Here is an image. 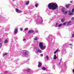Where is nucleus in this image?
<instances>
[{"label": "nucleus", "instance_id": "39448f33", "mask_svg": "<svg viewBox=\"0 0 74 74\" xmlns=\"http://www.w3.org/2000/svg\"><path fill=\"white\" fill-rule=\"evenodd\" d=\"M37 48H36V50H37L38 51H37V52H38V53H41V52H42V51H41V50L38 49H37Z\"/></svg>", "mask_w": 74, "mask_h": 74}, {"label": "nucleus", "instance_id": "e433bc0d", "mask_svg": "<svg viewBox=\"0 0 74 74\" xmlns=\"http://www.w3.org/2000/svg\"><path fill=\"white\" fill-rule=\"evenodd\" d=\"M41 56L42 57L43 56V54H40Z\"/></svg>", "mask_w": 74, "mask_h": 74}, {"label": "nucleus", "instance_id": "0eeeda50", "mask_svg": "<svg viewBox=\"0 0 74 74\" xmlns=\"http://www.w3.org/2000/svg\"><path fill=\"white\" fill-rule=\"evenodd\" d=\"M70 4H66L65 5V7H66V8H69V7H70Z\"/></svg>", "mask_w": 74, "mask_h": 74}, {"label": "nucleus", "instance_id": "37998d69", "mask_svg": "<svg viewBox=\"0 0 74 74\" xmlns=\"http://www.w3.org/2000/svg\"><path fill=\"white\" fill-rule=\"evenodd\" d=\"M60 61H62V58L60 60Z\"/></svg>", "mask_w": 74, "mask_h": 74}, {"label": "nucleus", "instance_id": "a211bd4d", "mask_svg": "<svg viewBox=\"0 0 74 74\" xmlns=\"http://www.w3.org/2000/svg\"><path fill=\"white\" fill-rule=\"evenodd\" d=\"M16 12H18V11H19V9H18L16 8Z\"/></svg>", "mask_w": 74, "mask_h": 74}, {"label": "nucleus", "instance_id": "cd10ccee", "mask_svg": "<svg viewBox=\"0 0 74 74\" xmlns=\"http://www.w3.org/2000/svg\"><path fill=\"white\" fill-rule=\"evenodd\" d=\"M72 12L73 13H74V8H73V9H72Z\"/></svg>", "mask_w": 74, "mask_h": 74}, {"label": "nucleus", "instance_id": "393cba45", "mask_svg": "<svg viewBox=\"0 0 74 74\" xmlns=\"http://www.w3.org/2000/svg\"><path fill=\"white\" fill-rule=\"evenodd\" d=\"M27 30H28V28H26L24 30H25V31H27Z\"/></svg>", "mask_w": 74, "mask_h": 74}, {"label": "nucleus", "instance_id": "49530a36", "mask_svg": "<svg viewBox=\"0 0 74 74\" xmlns=\"http://www.w3.org/2000/svg\"><path fill=\"white\" fill-rule=\"evenodd\" d=\"M13 0V1H14V0Z\"/></svg>", "mask_w": 74, "mask_h": 74}, {"label": "nucleus", "instance_id": "1a4fd4ad", "mask_svg": "<svg viewBox=\"0 0 74 74\" xmlns=\"http://www.w3.org/2000/svg\"><path fill=\"white\" fill-rule=\"evenodd\" d=\"M38 67H41V66H42V64H41V62H38Z\"/></svg>", "mask_w": 74, "mask_h": 74}, {"label": "nucleus", "instance_id": "423d86ee", "mask_svg": "<svg viewBox=\"0 0 74 74\" xmlns=\"http://www.w3.org/2000/svg\"><path fill=\"white\" fill-rule=\"evenodd\" d=\"M69 15H73L74 14L73 13V12H71V11L70 10H69Z\"/></svg>", "mask_w": 74, "mask_h": 74}, {"label": "nucleus", "instance_id": "473e14b6", "mask_svg": "<svg viewBox=\"0 0 74 74\" xmlns=\"http://www.w3.org/2000/svg\"><path fill=\"white\" fill-rule=\"evenodd\" d=\"M20 30L21 31H22L23 30V29H22V28H21L20 29Z\"/></svg>", "mask_w": 74, "mask_h": 74}, {"label": "nucleus", "instance_id": "58836bf2", "mask_svg": "<svg viewBox=\"0 0 74 74\" xmlns=\"http://www.w3.org/2000/svg\"><path fill=\"white\" fill-rule=\"evenodd\" d=\"M70 3H73V1H70Z\"/></svg>", "mask_w": 74, "mask_h": 74}, {"label": "nucleus", "instance_id": "b1692460", "mask_svg": "<svg viewBox=\"0 0 74 74\" xmlns=\"http://www.w3.org/2000/svg\"><path fill=\"white\" fill-rule=\"evenodd\" d=\"M2 46V44L1 43H0V49L1 48Z\"/></svg>", "mask_w": 74, "mask_h": 74}, {"label": "nucleus", "instance_id": "f3484780", "mask_svg": "<svg viewBox=\"0 0 74 74\" xmlns=\"http://www.w3.org/2000/svg\"><path fill=\"white\" fill-rule=\"evenodd\" d=\"M62 25V24H59L58 25V27H61Z\"/></svg>", "mask_w": 74, "mask_h": 74}, {"label": "nucleus", "instance_id": "7c9ffc66", "mask_svg": "<svg viewBox=\"0 0 74 74\" xmlns=\"http://www.w3.org/2000/svg\"><path fill=\"white\" fill-rule=\"evenodd\" d=\"M58 23H57L56 25V27H58Z\"/></svg>", "mask_w": 74, "mask_h": 74}, {"label": "nucleus", "instance_id": "4468645a", "mask_svg": "<svg viewBox=\"0 0 74 74\" xmlns=\"http://www.w3.org/2000/svg\"><path fill=\"white\" fill-rule=\"evenodd\" d=\"M26 70L27 71H28V72H29L30 71V69H26Z\"/></svg>", "mask_w": 74, "mask_h": 74}, {"label": "nucleus", "instance_id": "a878e982", "mask_svg": "<svg viewBox=\"0 0 74 74\" xmlns=\"http://www.w3.org/2000/svg\"><path fill=\"white\" fill-rule=\"evenodd\" d=\"M38 38H35L34 39V40L35 41H36V40H37Z\"/></svg>", "mask_w": 74, "mask_h": 74}, {"label": "nucleus", "instance_id": "f8f14e48", "mask_svg": "<svg viewBox=\"0 0 74 74\" xmlns=\"http://www.w3.org/2000/svg\"><path fill=\"white\" fill-rule=\"evenodd\" d=\"M62 11V12H64V8H63L61 9Z\"/></svg>", "mask_w": 74, "mask_h": 74}, {"label": "nucleus", "instance_id": "f704fd0d", "mask_svg": "<svg viewBox=\"0 0 74 74\" xmlns=\"http://www.w3.org/2000/svg\"><path fill=\"white\" fill-rule=\"evenodd\" d=\"M35 32L36 33H38V31L37 30H35Z\"/></svg>", "mask_w": 74, "mask_h": 74}, {"label": "nucleus", "instance_id": "f257e3e1", "mask_svg": "<svg viewBox=\"0 0 74 74\" xmlns=\"http://www.w3.org/2000/svg\"><path fill=\"white\" fill-rule=\"evenodd\" d=\"M48 7L50 10H56L58 8V4L55 3H50L48 5Z\"/></svg>", "mask_w": 74, "mask_h": 74}, {"label": "nucleus", "instance_id": "ea45409f", "mask_svg": "<svg viewBox=\"0 0 74 74\" xmlns=\"http://www.w3.org/2000/svg\"><path fill=\"white\" fill-rule=\"evenodd\" d=\"M29 59H27V61L29 62Z\"/></svg>", "mask_w": 74, "mask_h": 74}, {"label": "nucleus", "instance_id": "412c9836", "mask_svg": "<svg viewBox=\"0 0 74 74\" xmlns=\"http://www.w3.org/2000/svg\"><path fill=\"white\" fill-rule=\"evenodd\" d=\"M8 54L7 53H5L3 54V56H5V55H7Z\"/></svg>", "mask_w": 74, "mask_h": 74}, {"label": "nucleus", "instance_id": "a18cd8bd", "mask_svg": "<svg viewBox=\"0 0 74 74\" xmlns=\"http://www.w3.org/2000/svg\"><path fill=\"white\" fill-rule=\"evenodd\" d=\"M0 41H1V39H0Z\"/></svg>", "mask_w": 74, "mask_h": 74}, {"label": "nucleus", "instance_id": "a19ab883", "mask_svg": "<svg viewBox=\"0 0 74 74\" xmlns=\"http://www.w3.org/2000/svg\"><path fill=\"white\" fill-rule=\"evenodd\" d=\"M73 73H74V69L73 70Z\"/></svg>", "mask_w": 74, "mask_h": 74}, {"label": "nucleus", "instance_id": "9d476101", "mask_svg": "<svg viewBox=\"0 0 74 74\" xmlns=\"http://www.w3.org/2000/svg\"><path fill=\"white\" fill-rule=\"evenodd\" d=\"M65 17H64L61 20V22H64V20H65Z\"/></svg>", "mask_w": 74, "mask_h": 74}, {"label": "nucleus", "instance_id": "9b49d317", "mask_svg": "<svg viewBox=\"0 0 74 74\" xmlns=\"http://www.w3.org/2000/svg\"><path fill=\"white\" fill-rule=\"evenodd\" d=\"M71 23V21H69L67 22V25H70V23Z\"/></svg>", "mask_w": 74, "mask_h": 74}, {"label": "nucleus", "instance_id": "4be33fe9", "mask_svg": "<svg viewBox=\"0 0 74 74\" xmlns=\"http://www.w3.org/2000/svg\"><path fill=\"white\" fill-rule=\"evenodd\" d=\"M7 42H8V40H6L4 41V43H7Z\"/></svg>", "mask_w": 74, "mask_h": 74}, {"label": "nucleus", "instance_id": "2f4dec72", "mask_svg": "<svg viewBox=\"0 0 74 74\" xmlns=\"http://www.w3.org/2000/svg\"><path fill=\"white\" fill-rule=\"evenodd\" d=\"M74 17H73L71 18V20H74Z\"/></svg>", "mask_w": 74, "mask_h": 74}, {"label": "nucleus", "instance_id": "c03bdc74", "mask_svg": "<svg viewBox=\"0 0 74 74\" xmlns=\"http://www.w3.org/2000/svg\"><path fill=\"white\" fill-rule=\"evenodd\" d=\"M59 65L60 64V63H59Z\"/></svg>", "mask_w": 74, "mask_h": 74}, {"label": "nucleus", "instance_id": "dca6fc26", "mask_svg": "<svg viewBox=\"0 0 74 74\" xmlns=\"http://www.w3.org/2000/svg\"><path fill=\"white\" fill-rule=\"evenodd\" d=\"M56 58H57V57H56V55H55L54 57V59H56Z\"/></svg>", "mask_w": 74, "mask_h": 74}, {"label": "nucleus", "instance_id": "4c0bfd02", "mask_svg": "<svg viewBox=\"0 0 74 74\" xmlns=\"http://www.w3.org/2000/svg\"><path fill=\"white\" fill-rule=\"evenodd\" d=\"M5 73H8V71H5Z\"/></svg>", "mask_w": 74, "mask_h": 74}, {"label": "nucleus", "instance_id": "6ab92c4d", "mask_svg": "<svg viewBox=\"0 0 74 74\" xmlns=\"http://www.w3.org/2000/svg\"><path fill=\"white\" fill-rule=\"evenodd\" d=\"M46 58L47 60H48L49 59V56H46Z\"/></svg>", "mask_w": 74, "mask_h": 74}, {"label": "nucleus", "instance_id": "c9c22d12", "mask_svg": "<svg viewBox=\"0 0 74 74\" xmlns=\"http://www.w3.org/2000/svg\"><path fill=\"white\" fill-rule=\"evenodd\" d=\"M72 37H74V34H72Z\"/></svg>", "mask_w": 74, "mask_h": 74}, {"label": "nucleus", "instance_id": "72a5a7b5", "mask_svg": "<svg viewBox=\"0 0 74 74\" xmlns=\"http://www.w3.org/2000/svg\"><path fill=\"white\" fill-rule=\"evenodd\" d=\"M23 41H26V38H24L23 39Z\"/></svg>", "mask_w": 74, "mask_h": 74}, {"label": "nucleus", "instance_id": "6e6552de", "mask_svg": "<svg viewBox=\"0 0 74 74\" xmlns=\"http://www.w3.org/2000/svg\"><path fill=\"white\" fill-rule=\"evenodd\" d=\"M14 33L15 34H16L17 33H18V29L17 28H16L15 29Z\"/></svg>", "mask_w": 74, "mask_h": 74}, {"label": "nucleus", "instance_id": "f03ea898", "mask_svg": "<svg viewBox=\"0 0 74 74\" xmlns=\"http://www.w3.org/2000/svg\"><path fill=\"white\" fill-rule=\"evenodd\" d=\"M39 46L42 50H44V49H45V48H46V46H43V42H40L39 44Z\"/></svg>", "mask_w": 74, "mask_h": 74}, {"label": "nucleus", "instance_id": "20e7f679", "mask_svg": "<svg viewBox=\"0 0 74 74\" xmlns=\"http://www.w3.org/2000/svg\"><path fill=\"white\" fill-rule=\"evenodd\" d=\"M28 33H34V31L33 30H29L27 32Z\"/></svg>", "mask_w": 74, "mask_h": 74}, {"label": "nucleus", "instance_id": "bb28decb", "mask_svg": "<svg viewBox=\"0 0 74 74\" xmlns=\"http://www.w3.org/2000/svg\"><path fill=\"white\" fill-rule=\"evenodd\" d=\"M38 5V3H37L35 5V6L36 7H37Z\"/></svg>", "mask_w": 74, "mask_h": 74}, {"label": "nucleus", "instance_id": "79ce46f5", "mask_svg": "<svg viewBox=\"0 0 74 74\" xmlns=\"http://www.w3.org/2000/svg\"><path fill=\"white\" fill-rule=\"evenodd\" d=\"M70 45H72V44H70Z\"/></svg>", "mask_w": 74, "mask_h": 74}, {"label": "nucleus", "instance_id": "7ed1b4c3", "mask_svg": "<svg viewBox=\"0 0 74 74\" xmlns=\"http://www.w3.org/2000/svg\"><path fill=\"white\" fill-rule=\"evenodd\" d=\"M28 54V51L26 50H24L23 51V55L24 56H27Z\"/></svg>", "mask_w": 74, "mask_h": 74}, {"label": "nucleus", "instance_id": "2eb2a0df", "mask_svg": "<svg viewBox=\"0 0 74 74\" xmlns=\"http://www.w3.org/2000/svg\"><path fill=\"white\" fill-rule=\"evenodd\" d=\"M29 4V1H27L26 2V5H28V4Z\"/></svg>", "mask_w": 74, "mask_h": 74}, {"label": "nucleus", "instance_id": "5701e85b", "mask_svg": "<svg viewBox=\"0 0 74 74\" xmlns=\"http://www.w3.org/2000/svg\"><path fill=\"white\" fill-rule=\"evenodd\" d=\"M42 69L44 70H46V68H45L44 67H43L42 68Z\"/></svg>", "mask_w": 74, "mask_h": 74}, {"label": "nucleus", "instance_id": "aec40b11", "mask_svg": "<svg viewBox=\"0 0 74 74\" xmlns=\"http://www.w3.org/2000/svg\"><path fill=\"white\" fill-rule=\"evenodd\" d=\"M57 52H58V49H57L56 51H55L54 52V54L56 53Z\"/></svg>", "mask_w": 74, "mask_h": 74}, {"label": "nucleus", "instance_id": "ddd939ff", "mask_svg": "<svg viewBox=\"0 0 74 74\" xmlns=\"http://www.w3.org/2000/svg\"><path fill=\"white\" fill-rule=\"evenodd\" d=\"M64 14V15H66V14L67 13V11H64V12H63Z\"/></svg>", "mask_w": 74, "mask_h": 74}, {"label": "nucleus", "instance_id": "c756f323", "mask_svg": "<svg viewBox=\"0 0 74 74\" xmlns=\"http://www.w3.org/2000/svg\"><path fill=\"white\" fill-rule=\"evenodd\" d=\"M66 23H67L66 22H65V23H64L63 24V25H66Z\"/></svg>", "mask_w": 74, "mask_h": 74}, {"label": "nucleus", "instance_id": "c85d7f7f", "mask_svg": "<svg viewBox=\"0 0 74 74\" xmlns=\"http://www.w3.org/2000/svg\"><path fill=\"white\" fill-rule=\"evenodd\" d=\"M18 12L19 13H21V12H22L21 11V10H19Z\"/></svg>", "mask_w": 74, "mask_h": 74}]
</instances>
